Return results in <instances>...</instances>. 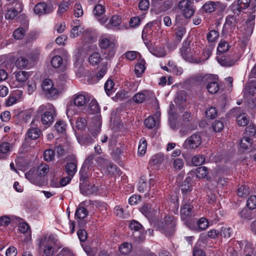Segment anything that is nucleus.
Wrapping results in <instances>:
<instances>
[{
	"label": "nucleus",
	"mask_w": 256,
	"mask_h": 256,
	"mask_svg": "<svg viewBox=\"0 0 256 256\" xmlns=\"http://www.w3.org/2000/svg\"><path fill=\"white\" fill-rule=\"evenodd\" d=\"M98 44L101 52L106 59H110L114 56L116 48L114 40L102 36L99 38Z\"/></svg>",
	"instance_id": "nucleus-1"
},
{
	"label": "nucleus",
	"mask_w": 256,
	"mask_h": 256,
	"mask_svg": "<svg viewBox=\"0 0 256 256\" xmlns=\"http://www.w3.org/2000/svg\"><path fill=\"white\" fill-rule=\"evenodd\" d=\"M38 113L43 112L41 116V122L42 124L46 127L52 124L56 115L54 108L52 104H48L40 106L38 110Z\"/></svg>",
	"instance_id": "nucleus-2"
},
{
	"label": "nucleus",
	"mask_w": 256,
	"mask_h": 256,
	"mask_svg": "<svg viewBox=\"0 0 256 256\" xmlns=\"http://www.w3.org/2000/svg\"><path fill=\"white\" fill-rule=\"evenodd\" d=\"M58 242L53 235L45 236L40 239L39 244L43 251V256H52L54 252V246Z\"/></svg>",
	"instance_id": "nucleus-3"
},
{
	"label": "nucleus",
	"mask_w": 256,
	"mask_h": 256,
	"mask_svg": "<svg viewBox=\"0 0 256 256\" xmlns=\"http://www.w3.org/2000/svg\"><path fill=\"white\" fill-rule=\"evenodd\" d=\"M88 102V98L84 92H78L73 96L72 100L68 102L67 108L68 114H76V112L75 110V107H82Z\"/></svg>",
	"instance_id": "nucleus-4"
},
{
	"label": "nucleus",
	"mask_w": 256,
	"mask_h": 256,
	"mask_svg": "<svg viewBox=\"0 0 256 256\" xmlns=\"http://www.w3.org/2000/svg\"><path fill=\"white\" fill-rule=\"evenodd\" d=\"M176 222L173 216H166L160 224L158 227L160 230L165 235L170 236L175 232Z\"/></svg>",
	"instance_id": "nucleus-5"
},
{
	"label": "nucleus",
	"mask_w": 256,
	"mask_h": 256,
	"mask_svg": "<svg viewBox=\"0 0 256 256\" xmlns=\"http://www.w3.org/2000/svg\"><path fill=\"white\" fill-rule=\"evenodd\" d=\"M214 77L212 74L200 76L198 80H202L204 83H208L206 88L211 94H216L219 90L220 87L218 82L214 81Z\"/></svg>",
	"instance_id": "nucleus-6"
},
{
	"label": "nucleus",
	"mask_w": 256,
	"mask_h": 256,
	"mask_svg": "<svg viewBox=\"0 0 256 256\" xmlns=\"http://www.w3.org/2000/svg\"><path fill=\"white\" fill-rule=\"evenodd\" d=\"M178 6L186 18H190L194 13L195 9L190 0H182L178 2Z\"/></svg>",
	"instance_id": "nucleus-7"
},
{
	"label": "nucleus",
	"mask_w": 256,
	"mask_h": 256,
	"mask_svg": "<svg viewBox=\"0 0 256 256\" xmlns=\"http://www.w3.org/2000/svg\"><path fill=\"white\" fill-rule=\"evenodd\" d=\"M191 42L188 40H184L180 49V54L182 58L187 62H194V50L190 47Z\"/></svg>",
	"instance_id": "nucleus-8"
},
{
	"label": "nucleus",
	"mask_w": 256,
	"mask_h": 256,
	"mask_svg": "<svg viewBox=\"0 0 256 256\" xmlns=\"http://www.w3.org/2000/svg\"><path fill=\"white\" fill-rule=\"evenodd\" d=\"M202 144V138L198 134H193L185 140L183 147L185 148H196Z\"/></svg>",
	"instance_id": "nucleus-9"
},
{
	"label": "nucleus",
	"mask_w": 256,
	"mask_h": 256,
	"mask_svg": "<svg viewBox=\"0 0 256 256\" xmlns=\"http://www.w3.org/2000/svg\"><path fill=\"white\" fill-rule=\"evenodd\" d=\"M194 207L190 202H183L180 210V216L182 220H187L194 213Z\"/></svg>",
	"instance_id": "nucleus-10"
},
{
	"label": "nucleus",
	"mask_w": 256,
	"mask_h": 256,
	"mask_svg": "<svg viewBox=\"0 0 256 256\" xmlns=\"http://www.w3.org/2000/svg\"><path fill=\"white\" fill-rule=\"evenodd\" d=\"M53 10V6L52 4L47 5L44 2L38 3L34 8V13L38 16L50 14Z\"/></svg>",
	"instance_id": "nucleus-11"
},
{
	"label": "nucleus",
	"mask_w": 256,
	"mask_h": 256,
	"mask_svg": "<svg viewBox=\"0 0 256 256\" xmlns=\"http://www.w3.org/2000/svg\"><path fill=\"white\" fill-rule=\"evenodd\" d=\"M102 122L99 118L93 120L88 128L90 132L94 137L96 136L101 130Z\"/></svg>",
	"instance_id": "nucleus-12"
},
{
	"label": "nucleus",
	"mask_w": 256,
	"mask_h": 256,
	"mask_svg": "<svg viewBox=\"0 0 256 256\" xmlns=\"http://www.w3.org/2000/svg\"><path fill=\"white\" fill-rule=\"evenodd\" d=\"M80 190L82 194L88 196L96 194L98 188L94 184H84L80 182Z\"/></svg>",
	"instance_id": "nucleus-13"
},
{
	"label": "nucleus",
	"mask_w": 256,
	"mask_h": 256,
	"mask_svg": "<svg viewBox=\"0 0 256 256\" xmlns=\"http://www.w3.org/2000/svg\"><path fill=\"white\" fill-rule=\"evenodd\" d=\"M92 161H84V162L82 166V167L80 170V182L82 184H84L86 182L88 177V170L89 169H91V164Z\"/></svg>",
	"instance_id": "nucleus-14"
},
{
	"label": "nucleus",
	"mask_w": 256,
	"mask_h": 256,
	"mask_svg": "<svg viewBox=\"0 0 256 256\" xmlns=\"http://www.w3.org/2000/svg\"><path fill=\"white\" fill-rule=\"evenodd\" d=\"M218 63L224 66H231L234 64L237 60L236 58H232L230 56L219 54L216 56Z\"/></svg>",
	"instance_id": "nucleus-15"
},
{
	"label": "nucleus",
	"mask_w": 256,
	"mask_h": 256,
	"mask_svg": "<svg viewBox=\"0 0 256 256\" xmlns=\"http://www.w3.org/2000/svg\"><path fill=\"white\" fill-rule=\"evenodd\" d=\"M88 214V211L86 210V208L81 206H79L78 208L76 209L74 217L75 219L78 220H78V222L79 224H80V221L84 219ZM82 226H84V224H82Z\"/></svg>",
	"instance_id": "nucleus-16"
},
{
	"label": "nucleus",
	"mask_w": 256,
	"mask_h": 256,
	"mask_svg": "<svg viewBox=\"0 0 256 256\" xmlns=\"http://www.w3.org/2000/svg\"><path fill=\"white\" fill-rule=\"evenodd\" d=\"M220 4L218 2L208 1L203 5L202 9L206 13H212L218 8Z\"/></svg>",
	"instance_id": "nucleus-17"
},
{
	"label": "nucleus",
	"mask_w": 256,
	"mask_h": 256,
	"mask_svg": "<svg viewBox=\"0 0 256 256\" xmlns=\"http://www.w3.org/2000/svg\"><path fill=\"white\" fill-rule=\"evenodd\" d=\"M42 134V131L38 128H33L30 126L28 130L26 135L28 138L34 140L38 139Z\"/></svg>",
	"instance_id": "nucleus-18"
},
{
	"label": "nucleus",
	"mask_w": 256,
	"mask_h": 256,
	"mask_svg": "<svg viewBox=\"0 0 256 256\" xmlns=\"http://www.w3.org/2000/svg\"><path fill=\"white\" fill-rule=\"evenodd\" d=\"M65 171L68 176L72 178L77 171L76 161L68 162L65 166Z\"/></svg>",
	"instance_id": "nucleus-19"
},
{
	"label": "nucleus",
	"mask_w": 256,
	"mask_h": 256,
	"mask_svg": "<svg viewBox=\"0 0 256 256\" xmlns=\"http://www.w3.org/2000/svg\"><path fill=\"white\" fill-rule=\"evenodd\" d=\"M121 22V18L118 16L114 15L110 18L109 22L106 24V27L108 29H112L118 26Z\"/></svg>",
	"instance_id": "nucleus-20"
},
{
	"label": "nucleus",
	"mask_w": 256,
	"mask_h": 256,
	"mask_svg": "<svg viewBox=\"0 0 256 256\" xmlns=\"http://www.w3.org/2000/svg\"><path fill=\"white\" fill-rule=\"evenodd\" d=\"M192 178L190 177H187L186 180L182 182L180 189L182 192L186 194L190 192L192 190Z\"/></svg>",
	"instance_id": "nucleus-21"
},
{
	"label": "nucleus",
	"mask_w": 256,
	"mask_h": 256,
	"mask_svg": "<svg viewBox=\"0 0 256 256\" xmlns=\"http://www.w3.org/2000/svg\"><path fill=\"white\" fill-rule=\"evenodd\" d=\"M206 179L210 182H214V187H215L217 184L224 186L228 182L226 178H222L218 174H216L215 175L213 176L212 178L210 177H206Z\"/></svg>",
	"instance_id": "nucleus-22"
},
{
	"label": "nucleus",
	"mask_w": 256,
	"mask_h": 256,
	"mask_svg": "<svg viewBox=\"0 0 256 256\" xmlns=\"http://www.w3.org/2000/svg\"><path fill=\"white\" fill-rule=\"evenodd\" d=\"M235 28L234 26L232 25L231 23L226 22L224 24L222 32V34L225 38L228 36H230L233 33L234 30Z\"/></svg>",
	"instance_id": "nucleus-23"
},
{
	"label": "nucleus",
	"mask_w": 256,
	"mask_h": 256,
	"mask_svg": "<svg viewBox=\"0 0 256 256\" xmlns=\"http://www.w3.org/2000/svg\"><path fill=\"white\" fill-rule=\"evenodd\" d=\"M103 60L99 52H94L92 54L89 58L88 61L90 64L93 66H96Z\"/></svg>",
	"instance_id": "nucleus-24"
},
{
	"label": "nucleus",
	"mask_w": 256,
	"mask_h": 256,
	"mask_svg": "<svg viewBox=\"0 0 256 256\" xmlns=\"http://www.w3.org/2000/svg\"><path fill=\"white\" fill-rule=\"evenodd\" d=\"M186 101V92L184 90L178 92L174 100L176 104L182 106Z\"/></svg>",
	"instance_id": "nucleus-25"
},
{
	"label": "nucleus",
	"mask_w": 256,
	"mask_h": 256,
	"mask_svg": "<svg viewBox=\"0 0 256 256\" xmlns=\"http://www.w3.org/2000/svg\"><path fill=\"white\" fill-rule=\"evenodd\" d=\"M44 94L48 99H55L58 95V90L57 88L52 86V88H48V90H42Z\"/></svg>",
	"instance_id": "nucleus-26"
},
{
	"label": "nucleus",
	"mask_w": 256,
	"mask_h": 256,
	"mask_svg": "<svg viewBox=\"0 0 256 256\" xmlns=\"http://www.w3.org/2000/svg\"><path fill=\"white\" fill-rule=\"evenodd\" d=\"M252 210L246 208H243L240 212V217L244 220H250L253 218V214Z\"/></svg>",
	"instance_id": "nucleus-27"
},
{
	"label": "nucleus",
	"mask_w": 256,
	"mask_h": 256,
	"mask_svg": "<svg viewBox=\"0 0 256 256\" xmlns=\"http://www.w3.org/2000/svg\"><path fill=\"white\" fill-rule=\"evenodd\" d=\"M252 138L248 136H244L241 139L240 146L243 149L247 150L252 146Z\"/></svg>",
	"instance_id": "nucleus-28"
},
{
	"label": "nucleus",
	"mask_w": 256,
	"mask_h": 256,
	"mask_svg": "<svg viewBox=\"0 0 256 256\" xmlns=\"http://www.w3.org/2000/svg\"><path fill=\"white\" fill-rule=\"evenodd\" d=\"M186 32V29L183 26H178L175 28L176 40L180 42Z\"/></svg>",
	"instance_id": "nucleus-29"
},
{
	"label": "nucleus",
	"mask_w": 256,
	"mask_h": 256,
	"mask_svg": "<svg viewBox=\"0 0 256 256\" xmlns=\"http://www.w3.org/2000/svg\"><path fill=\"white\" fill-rule=\"evenodd\" d=\"M49 171V166L46 164H42L37 168V174L40 176H45Z\"/></svg>",
	"instance_id": "nucleus-30"
},
{
	"label": "nucleus",
	"mask_w": 256,
	"mask_h": 256,
	"mask_svg": "<svg viewBox=\"0 0 256 256\" xmlns=\"http://www.w3.org/2000/svg\"><path fill=\"white\" fill-rule=\"evenodd\" d=\"M107 172L110 175L118 174L120 175L121 172L120 170L118 168L116 164L112 163H110L106 167Z\"/></svg>",
	"instance_id": "nucleus-31"
},
{
	"label": "nucleus",
	"mask_w": 256,
	"mask_h": 256,
	"mask_svg": "<svg viewBox=\"0 0 256 256\" xmlns=\"http://www.w3.org/2000/svg\"><path fill=\"white\" fill-rule=\"evenodd\" d=\"M15 76L17 81L23 82L27 80L29 75L26 71H19L16 73Z\"/></svg>",
	"instance_id": "nucleus-32"
},
{
	"label": "nucleus",
	"mask_w": 256,
	"mask_h": 256,
	"mask_svg": "<svg viewBox=\"0 0 256 256\" xmlns=\"http://www.w3.org/2000/svg\"><path fill=\"white\" fill-rule=\"evenodd\" d=\"M230 46L226 42H220L219 43L217 50H218V56L219 54L223 55L222 54L228 50Z\"/></svg>",
	"instance_id": "nucleus-33"
},
{
	"label": "nucleus",
	"mask_w": 256,
	"mask_h": 256,
	"mask_svg": "<svg viewBox=\"0 0 256 256\" xmlns=\"http://www.w3.org/2000/svg\"><path fill=\"white\" fill-rule=\"evenodd\" d=\"M28 61L24 56H20L18 58L16 62V66L18 68L22 69L25 68L28 64Z\"/></svg>",
	"instance_id": "nucleus-34"
},
{
	"label": "nucleus",
	"mask_w": 256,
	"mask_h": 256,
	"mask_svg": "<svg viewBox=\"0 0 256 256\" xmlns=\"http://www.w3.org/2000/svg\"><path fill=\"white\" fill-rule=\"evenodd\" d=\"M54 128L58 133L64 134L66 131V125L63 120H59L56 124Z\"/></svg>",
	"instance_id": "nucleus-35"
},
{
	"label": "nucleus",
	"mask_w": 256,
	"mask_h": 256,
	"mask_svg": "<svg viewBox=\"0 0 256 256\" xmlns=\"http://www.w3.org/2000/svg\"><path fill=\"white\" fill-rule=\"evenodd\" d=\"M146 92H140L133 96L134 101L137 104L142 103L146 98Z\"/></svg>",
	"instance_id": "nucleus-36"
},
{
	"label": "nucleus",
	"mask_w": 256,
	"mask_h": 256,
	"mask_svg": "<svg viewBox=\"0 0 256 256\" xmlns=\"http://www.w3.org/2000/svg\"><path fill=\"white\" fill-rule=\"evenodd\" d=\"M248 119L244 113L240 114L237 117V123L240 126H244L248 122Z\"/></svg>",
	"instance_id": "nucleus-37"
},
{
	"label": "nucleus",
	"mask_w": 256,
	"mask_h": 256,
	"mask_svg": "<svg viewBox=\"0 0 256 256\" xmlns=\"http://www.w3.org/2000/svg\"><path fill=\"white\" fill-rule=\"evenodd\" d=\"M219 37V32L213 30H210L207 34V40L209 42H214Z\"/></svg>",
	"instance_id": "nucleus-38"
},
{
	"label": "nucleus",
	"mask_w": 256,
	"mask_h": 256,
	"mask_svg": "<svg viewBox=\"0 0 256 256\" xmlns=\"http://www.w3.org/2000/svg\"><path fill=\"white\" fill-rule=\"evenodd\" d=\"M147 188L146 178L144 176H141L138 186V191L143 193L147 190Z\"/></svg>",
	"instance_id": "nucleus-39"
},
{
	"label": "nucleus",
	"mask_w": 256,
	"mask_h": 256,
	"mask_svg": "<svg viewBox=\"0 0 256 256\" xmlns=\"http://www.w3.org/2000/svg\"><path fill=\"white\" fill-rule=\"evenodd\" d=\"M89 109L91 114L99 112L100 108L98 102L95 100H92L89 104Z\"/></svg>",
	"instance_id": "nucleus-40"
},
{
	"label": "nucleus",
	"mask_w": 256,
	"mask_h": 256,
	"mask_svg": "<svg viewBox=\"0 0 256 256\" xmlns=\"http://www.w3.org/2000/svg\"><path fill=\"white\" fill-rule=\"evenodd\" d=\"M70 4L69 2L66 1H62L60 2L58 6V14H62L66 12Z\"/></svg>",
	"instance_id": "nucleus-41"
},
{
	"label": "nucleus",
	"mask_w": 256,
	"mask_h": 256,
	"mask_svg": "<svg viewBox=\"0 0 256 256\" xmlns=\"http://www.w3.org/2000/svg\"><path fill=\"white\" fill-rule=\"evenodd\" d=\"M119 250L122 254H127L132 250V246L128 242H124L120 245Z\"/></svg>",
	"instance_id": "nucleus-42"
},
{
	"label": "nucleus",
	"mask_w": 256,
	"mask_h": 256,
	"mask_svg": "<svg viewBox=\"0 0 256 256\" xmlns=\"http://www.w3.org/2000/svg\"><path fill=\"white\" fill-rule=\"evenodd\" d=\"M208 174V168L205 166H200L196 169V176L198 178H204L207 176Z\"/></svg>",
	"instance_id": "nucleus-43"
},
{
	"label": "nucleus",
	"mask_w": 256,
	"mask_h": 256,
	"mask_svg": "<svg viewBox=\"0 0 256 256\" xmlns=\"http://www.w3.org/2000/svg\"><path fill=\"white\" fill-rule=\"evenodd\" d=\"M250 0H238L237 10L240 12L242 10L248 8L250 4Z\"/></svg>",
	"instance_id": "nucleus-44"
},
{
	"label": "nucleus",
	"mask_w": 256,
	"mask_h": 256,
	"mask_svg": "<svg viewBox=\"0 0 256 256\" xmlns=\"http://www.w3.org/2000/svg\"><path fill=\"white\" fill-rule=\"evenodd\" d=\"M62 58L60 56H56L51 60L52 66L54 68H60L62 64Z\"/></svg>",
	"instance_id": "nucleus-45"
},
{
	"label": "nucleus",
	"mask_w": 256,
	"mask_h": 256,
	"mask_svg": "<svg viewBox=\"0 0 256 256\" xmlns=\"http://www.w3.org/2000/svg\"><path fill=\"white\" fill-rule=\"evenodd\" d=\"M86 120L85 118L80 117L76 121V128L78 130H84L86 126Z\"/></svg>",
	"instance_id": "nucleus-46"
},
{
	"label": "nucleus",
	"mask_w": 256,
	"mask_h": 256,
	"mask_svg": "<svg viewBox=\"0 0 256 256\" xmlns=\"http://www.w3.org/2000/svg\"><path fill=\"white\" fill-rule=\"evenodd\" d=\"M25 34V30L22 28H19L13 32V36L16 39L21 40Z\"/></svg>",
	"instance_id": "nucleus-47"
},
{
	"label": "nucleus",
	"mask_w": 256,
	"mask_h": 256,
	"mask_svg": "<svg viewBox=\"0 0 256 256\" xmlns=\"http://www.w3.org/2000/svg\"><path fill=\"white\" fill-rule=\"evenodd\" d=\"M249 194V188L246 186H241L238 190V195L240 197L244 198Z\"/></svg>",
	"instance_id": "nucleus-48"
},
{
	"label": "nucleus",
	"mask_w": 256,
	"mask_h": 256,
	"mask_svg": "<svg viewBox=\"0 0 256 256\" xmlns=\"http://www.w3.org/2000/svg\"><path fill=\"white\" fill-rule=\"evenodd\" d=\"M173 0H166L160 6L162 12H166L170 10L173 6Z\"/></svg>",
	"instance_id": "nucleus-49"
},
{
	"label": "nucleus",
	"mask_w": 256,
	"mask_h": 256,
	"mask_svg": "<svg viewBox=\"0 0 256 256\" xmlns=\"http://www.w3.org/2000/svg\"><path fill=\"white\" fill-rule=\"evenodd\" d=\"M147 142L145 140H141L138 148V154L143 155L145 154L146 149Z\"/></svg>",
	"instance_id": "nucleus-50"
},
{
	"label": "nucleus",
	"mask_w": 256,
	"mask_h": 256,
	"mask_svg": "<svg viewBox=\"0 0 256 256\" xmlns=\"http://www.w3.org/2000/svg\"><path fill=\"white\" fill-rule=\"evenodd\" d=\"M55 152L52 149L46 150L44 152V160H54Z\"/></svg>",
	"instance_id": "nucleus-51"
},
{
	"label": "nucleus",
	"mask_w": 256,
	"mask_h": 256,
	"mask_svg": "<svg viewBox=\"0 0 256 256\" xmlns=\"http://www.w3.org/2000/svg\"><path fill=\"white\" fill-rule=\"evenodd\" d=\"M247 206L250 210H254L256 208V196H250L246 202Z\"/></svg>",
	"instance_id": "nucleus-52"
},
{
	"label": "nucleus",
	"mask_w": 256,
	"mask_h": 256,
	"mask_svg": "<svg viewBox=\"0 0 256 256\" xmlns=\"http://www.w3.org/2000/svg\"><path fill=\"white\" fill-rule=\"evenodd\" d=\"M144 125L148 128H152L156 126L155 118L152 116H148L144 120Z\"/></svg>",
	"instance_id": "nucleus-53"
},
{
	"label": "nucleus",
	"mask_w": 256,
	"mask_h": 256,
	"mask_svg": "<svg viewBox=\"0 0 256 256\" xmlns=\"http://www.w3.org/2000/svg\"><path fill=\"white\" fill-rule=\"evenodd\" d=\"M197 224L199 229L202 230L208 228V222L206 218H202L198 221Z\"/></svg>",
	"instance_id": "nucleus-54"
},
{
	"label": "nucleus",
	"mask_w": 256,
	"mask_h": 256,
	"mask_svg": "<svg viewBox=\"0 0 256 256\" xmlns=\"http://www.w3.org/2000/svg\"><path fill=\"white\" fill-rule=\"evenodd\" d=\"M206 115L210 119L214 118L217 116V110L214 107H210L206 111Z\"/></svg>",
	"instance_id": "nucleus-55"
},
{
	"label": "nucleus",
	"mask_w": 256,
	"mask_h": 256,
	"mask_svg": "<svg viewBox=\"0 0 256 256\" xmlns=\"http://www.w3.org/2000/svg\"><path fill=\"white\" fill-rule=\"evenodd\" d=\"M245 134L248 136H253L256 134V127L254 125L250 124L246 127Z\"/></svg>",
	"instance_id": "nucleus-56"
},
{
	"label": "nucleus",
	"mask_w": 256,
	"mask_h": 256,
	"mask_svg": "<svg viewBox=\"0 0 256 256\" xmlns=\"http://www.w3.org/2000/svg\"><path fill=\"white\" fill-rule=\"evenodd\" d=\"M74 15L76 18H79L83 15L82 6L80 3H76L74 6Z\"/></svg>",
	"instance_id": "nucleus-57"
},
{
	"label": "nucleus",
	"mask_w": 256,
	"mask_h": 256,
	"mask_svg": "<svg viewBox=\"0 0 256 256\" xmlns=\"http://www.w3.org/2000/svg\"><path fill=\"white\" fill-rule=\"evenodd\" d=\"M212 128L215 132H220L224 128V124L220 120H215L212 124Z\"/></svg>",
	"instance_id": "nucleus-58"
},
{
	"label": "nucleus",
	"mask_w": 256,
	"mask_h": 256,
	"mask_svg": "<svg viewBox=\"0 0 256 256\" xmlns=\"http://www.w3.org/2000/svg\"><path fill=\"white\" fill-rule=\"evenodd\" d=\"M152 54L157 57H164L166 55V52L164 48L160 47L154 49Z\"/></svg>",
	"instance_id": "nucleus-59"
},
{
	"label": "nucleus",
	"mask_w": 256,
	"mask_h": 256,
	"mask_svg": "<svg viewBox=\"0 0 256 256\" xmlns=\"http://www.w3.org/2000/svg\"><path fill=\"white\" fill-rule=\"evenodd\" d=\"M132 230H134L135 232L140 231L141 232L142 226L140 223L136 220L132 221L129 226Z\"/></svg>",
	"instance_id": "nucleus-60"
},
{
	"label": "nucleus",
	"mask_w": 256,
	"mask_h": 256,
	"mask_svg": "<svg viewBox=\"0 0 256 256\" xmlns=\"http://www.w3.org/2000/svg\"><path fill=\"white\" fill-rule=\"evenodd\" d=\"M114 84L113 80L110 79H108L105 83L104 90L108 95H110V91L112 90Z\"/></svg>",
	"instance_id": "nucleus-61"
},
{
	"label": "nucleus",
	"mask_w": 256,
	"mask_h": 256,
	"mask_svg": "<svg viewBox=\"0 0 256 256\" xmlns=\"http://www.w3.org/2000/svg\"><path fill=\"white\" fill-rule=\"evenodd\" d=\"M53 86L52 82L48 78L44 80L42 84V90H48V88H52Z\"/></svg>",
	"instance_id": "nucleus-62"
},
{
	"label": "nucleus",
	"mask_w": 256,
	"mask_h": 256,
	"mask_svg": "<svg viewBox=\"0 0 256 256\" xmlns=\"http://www.w3.org/2000/svg\"><path fill=\"white\" fill-rule=\"evenodd\" d=\"M220 234L222 236L226 238H230L232 235V230L230 228L222 227L221 229Z\"/></svg>",
	"instance_id": "nucleus-63"
},
{
	"label": "nucleus",
	"mask_w": 256,
	"mask_h": 256,
	"mask_svg": "<svg viewBox=\"0 0 256 256\" xmlns=\"http://www.w3.org/2000/svg\"><path fill=\"white\" fill-rule=\"evenodd\" d=\"M104 12L105 8L104 6L100 4L96 5L93 10L94 14L98 16H101Z\"/></svg>",
	"instance_id": "nucleus-64"
}]
</instances>
